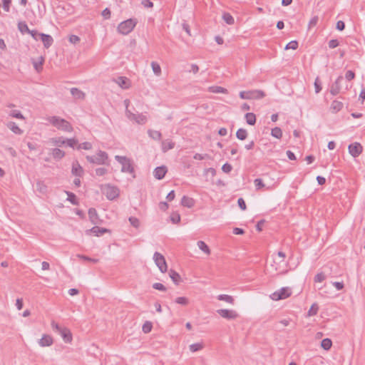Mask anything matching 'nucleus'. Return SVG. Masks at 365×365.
Here are the masks:
<instances>
[{
  "label": "nucleus",
  "mask_w": 365,
  "mask_h": 365,
  "mask_svg": "<svg viewBox=\"0 0 365 365\" xmlns=\"http://www.w3.org/2000/svg\"><path fill=\"white\" fill-rule=\"evenodd\" d=\"M48 121L58 130L66 132L73 131V127L71 123L66 120L58 116L49 117L48 118Z\"/></svg>",
  "instance_id": "f257e3e1"
},
{
  "label": "nucleus",
  "mask_w": 365,
  "mask_h": 365,
  "mask_svg": "<svg viewBox=\"0 0 365 365\" xmlns=\"http://www.w3.org/2000/svg\"><path fill=\"white\" fill-rule=\"evenodd\" d=\"M86 160L88 162L96 165H109L108 155L105 151L99 150L94 155H87Z\"/></svg>",
  "instance_id": "f03ea898"
},
{
  "label": "nucleus",
  "mask_w": 365,
  "mask_h": 365,
  "mask_svg": "<svg viewBox=\"0 0 365 365\" xmlns=\"http://www.w3.org/2000/svg\"><path fill=\"white\" fill-rule=\"evenodd\" d=\"M137 23L138 21L135 19H129L123 21L118 25V31L123 35H127L133 30Z\"/></svg>",
  "instance_id": "7ed1b4c3"
},
{
  "label": "nucleus",
  "mask_w": 365,
  "mask_h": 365,
  "mask_svg": "<svg viewBox=\"0 0 365 365\" xmlns=\"http://www.w3.org/2000/svg\"><path fill=\"white\" fill-rule=\"evenodd\" d=\"M115 159L122 165V173H128L130 174L134 173V168L130 158L126 156L115 155Z\"/></svg>",
  "instance_id": "20e7f679"
},
{
  "label": "nucleus",
  "mask_w": 365,
  "mask_h": 365,
  "mask_svg": "<svg viewBox=\"0 0 365 365\" xmlns=\"http://www.w3.org/2000/svg\"><path fill=\"white\" fill-rule=\"evenodd\" d=\"M239 96L242 99H261L265 96V93L261 90L242 91Z\"/></svg>",
  "instance_id": "39448f33"
},
{
  "label": "nucleus",
  "mask_w": 365,
  "mask_h": 365,
  "mask_svg": "<svg viewBox=\"0 0 365 365\" xmlns=\"http://www.w3.org/2000/svg\"><path fill=\"white\" fill-rule=\"evenodd\" d=\"M292 294V291L289 287H282L279 290L274 292L270 295L272 300L278 301L284 299Z\"/></svg>",
  "instance_id": "423d86ee"
},
{
  "label": "nucleus",
  "mask_w": 365,
  "mask_h": 365,
  "mask_svg": "<svg viewBox=\"0 0 365 365\" xmlns=\"http://www.w3.org/2000/svg\"><path fill=\"white\" fill-rule=\"evenodd\" d=\"M153 259L155 261V264L157 265V267L159 268L160 271L162 273H165L167 272V263L164 256L162 254L155 252L153 255Z\"/></svg>",
  "instance_id": "0eeeda50"
},
{
  "label": "nucleus",
  "mask_w": 365,
  "mask_h": 365,
  "mask_svg": "<svg viewBox=\"0 0 365 365\" xmlns=\"http://www.w3.org/2000/svg\"><path fill=\"white\" fill-rule=\"evenodd\" d=\"M217 313L222 318L232 320L235 319L239 317V314L235 310L221 309H217Z\"/></svg>",
  "instance_id": "6e6552de"
},
{
  "label": "nucleus",
  "mask_w": 365,
  "mask_h": 365,
  "mask_svg": "<svg viewBox=\"0 0 365 365\" xmlns=\"http://www.w3.org/2000/svg\"><path fill=\"white\" fill-rule=\"evenodd\" d=\"M348 150L351 156L356 158L362 153L363 148L359 143L356 142L350 144L348 146Z\"/></svg>",
  "instance_id": "1a4fd4ad"
},
{
  "label": "nucleus",
  "mask_w": 365,
  "mask_h": 365,
  "mask_svg": "<svg viewBox=\"0 0 365 365\" xmlns=\"http://www.w3.org/2000/svg\"><path fill=\"white\" fill-rule=\"evenodd\" d=\"M105 194L108 200H112L118 197L119 190L118 187L115 186H111L108 185L106 187Z\"/></svg>",
  "instance_id": "9d476101"
},
{
  "label": "nucleus",
  "mask_w": 365,
  "mask_h": 365,
  "mask_svg": "<svg viewBox=\"0 0 365 365\" xmlns=\"http://www.w3.org/2000/svg\"><path fill=\"white\" fill-rule=\"evenodd\" d=\"M344 81V78L339 76L330 88V93L332 96H336L341 91V83Z\"/></svg>",
  "instance_id": "9b49d317"
},
{
  "label": "nucleus",
  "mask_w": 365,
  "mask_h": 365,
  "mask_svg": "<svg viewBox=\"0 0 365 365\" xmlns=\"http://www.w3.org/2000/svg\"><path fill=\"white\" fill-rule=\"evenodd\" d=\"M168 172V168L165 165L157 167L153 172L154 177L158 180H162Z\"/></svg>",
  "instance_id": "f8f14e48"
},
{
  "label": "nucleus",
  "mask_w": 365,
  "mask_h": 365,
  "mask_svg": "<svg viewBox=\"0 0 365 365\" xmlns=\"http://www.w3.org/2000/svg\"><path fill=\"white\" fill-rule=\"evenodd\" d=\"M87 233H92L93 235L99 237L105 233L110 232L108 229L94 226L91 229L86 230Z\"/></svg>",
  "instance_id": "ddd939ff"
},
{
  "label": "nucleus",
  "mask_w": 365,
  "mask_h": 365,
  "mask_svg": "<svg viewBox=\"0 0 365 365\" xmlns=\"http://www.w3.org/2000/svg\"><path fill=\"white\" fill-rule=\"evenodd\" d=\"M39 37L46 48H48L53 43V39L51 35L41 33L39 34Z\"/></svg>",
  "instance_id": "4468645a"
},
{
  "label": "nucleus",
  "mask_w": 365,
  "mask_h": 365,
  "mask_svg": "<svg viewBox=\"0 0 365 365\" xmlns=\"http://www.w3.org/2000/svg\"><path fill=\"white\" fill-rule=\"evenodd\" d=\"M53 343V338L48 334H43L38 341V344L42 347L51 346Z\"/></svg>",
  "instance_id": "2eb2a0df"
},
{
  "label": "nucleus",
  "mask_w": 365,
  "mask_h": 365,
  "mask_svg": "<svg viewBox=\"0 0 365 365\" xmlns=\"http://www.w3.org/2000/svg\"><path fill=\"white\" fill-rule=\"evenodd\" d=\"M71 173L76 177H81L83 174V169L78 161L73 162L72 164Z\"/></svg>",
  "instance_id": "dca6fc26"
},
{
  "label": "nucleus",
  "mask_w": 365,
  "mask_h": 365,
  "mask_svg": "<svg viewBox=\"0 0 365 365\" xmlns=\"http://www.w3.org/2000/svg\"><path fill=\"white\" fill-rule=\"evenodd\" d=\"M58 334L62 336L66 343H70L72 341V334L71 331L66 328H63Z\"/></svg>",
  "instance_id": "f3484780"
},
{
  "label": "nucleus",
  "mask_w": 365,
  "mask_h": 365,
  "mask_svg": "<svg viewBox=\"0 0 365 365\" xmlns=\"http://www.w3.org/2000/svg\"><path fill=\"white\" fill-rule=\"evenodd\" d=\"M169 276L175 284L178 285L182 282L180 275L175 270L170 269L169 271Z\"/></svg>",
  "instance_id": "a211bd4d"
},
{
  "label": "nucleus",
  "mask_w": 365,
  "mask_h": 365,
  "mask_svg": "<svg viewBox=\"0 0 365 365\" xmlns=\"http://www.w3.org/2000/svg\"><path fill=\"white\" fill-rule=\"evenodd\" d=\"M181 205L184 207L191 208L195 205V200L192 197L184 195L181 199Z\"/></svg>",
  "instance_id": "6ab92c4d"
},
{
  "label": "nucleus",
  "mask_w": 365,
  "mask_h": 365,
  "mask_svg": "<svg viewBox=\"0 0 365 365\" xmlns=\"http://www.w3.org/2000/svg\"><path fill=\"white\" fill-rule=\"evenodd\" d=\"M115 82L122 88H129V80L126 77L119 76L116 79Z\"/></svg>",
  "instance_id": "aec40b11"
},
{
  "label": "nucleus",
  "mask_w": 365,
  "mask_h": 365,
  "mask_svg": "<svg viewBox=\"0 0 365 365\" xmlns=\"http://www.w3.org/2000/svg\"><path fill=\"white\" fill-rule=\"evenodd\" d=\"M6 126L15 134L21 135L23 133V130L14 122H9Z\"/></svg>",
  "instance_id": "412c9836"
},
{
  "label": "nucleus",
  "mask_w": 365,
  "mask_h": 365,
  "mask_svg": "<svg viewBox=\"0 0 365 365\" xmlns=\"http://www.w3.org/2000/svg\"><path fill=\"white\" fill-rule=\"evenodd\" d=\"M44 58L43 56H40L38 58V61H34L33 60L32 63H33V66H34V68H35V70L39 73L42 71L43 69V64L44 63Z\"/></svg>",
  "instance_id": "4be33fe9"
},
{
  "label": "nucleus",
  "mask_w": 365,
  "mask_h": 365,
  "mask_svg": "<svg viewBox=\"0 0 365 365\" xmlns=\"http://www.w3.org/2000/svg\"><path fill=\"white\" fill-rule=\"evenodd\" d=\"M71 93L75 99H84L85 93L77 88H72Z\"/></svg>",
  "instance_id": "5701e85b"
},
{
  "label": "nucleus",
  "mask_w": 365,
  "mask_h": 365,
  "mask_svg": "<svg viewBox=\"0 0 365 365\" xmlns=\"http://www.w3.org/2000/svg\"><path fill=\"white\" fill-rule=\"evenodd\" d=\"M343 106L344 105H343L342 102L339 101L337 100H334L331 103L330 108H331V110H332L333 113H337V112L340 111L342 109Z\"/></svg>",
  "instance_id": "b1692460"
},
{
  "label": "nucleus",
  "mask_w": 365,
  "mask_h": 365,
  "mask_svg": "<svg viewBox=\"0 0 365 365\" xmlns=\"http://www.w3.org/2000/svg\"><path fill=\"white\" fill-rule=\"evenodd\" d=\"M55 160H61L65 156V152L59 148H53L51 152Z\"/></svg>",
  "instance_id": "393cba45"
},
{
  "label": "nucleus",
  "mask_w": 365,
  "mask_h": 365,
  "mask_svg": "<svg viewBox=\"0 0 365 365\" xmlns=\"http://www.w3.org/2000/svg\"><path fill=\"white\" fill-rule=\"evenodd\" d=\"M175 147V143L171 140H163L162 142V150L163 153L167 152L169 150L173 149Z\"/></svg>",
  "instance_id": "a878e982"
},
{
  "label": "nucleus",
  "mask_w": 365,
  "mask_h": 365,
  "mask_svg": "<svg viewBox=\"0 0 365 365\" xmlns=\"http://www.w3.org/2000/svg\"><path fill=\"white\" fill-rule=\"evenodd\" d=\"M246 122L250 125H254L256 123V115L253 113H247L245 115Z\"/></svg>",
  "instance_id": "bb28decb"
},
{
  "label": "nucleus",
  "mask_w": 365,
  "mask_h": 365,
  "mask_svg": "<svg viewBox=\"0 0 365 365\" xmlns=\"http://www.w3.org/2000/svg\"><path fill=\"white\" fill-rule=\"evenodd\" d=\"M209 91L214 93H225V94H227L228 93V91L226 88L221 87V86H210L209 88Z\"/></svg>",
  "instance_id": "cd10ccee"
},
{
  "label": "nucleus",
  "mask_w": 365,
  "mask_h": 365,
  "mask_svg": "<svg viewBox=\"0 0 365 365\" xmlns=\"http://www.w3.org/2000/svg\"><path fill=\"white\" fill-rule=\"evenodd\" d=\"M248 133L246 129L239 128L236 132V137L240 140H244L247 138Z\"/></svg>",
  "instance_id": "c85d7f7f"
},
{
  "label": "nucleus",
  "mask_w": 365,
  "mask_h": 365,
  "mask_svg": "<svg viewBox=\"0 0 365 365\" xmlns=\"http://www.w3.org/2000/svg\"><path fill=\"white\" fill-rule=\"evenodd\" d=\"M88 217L93 224L97 223L98 214L95 208L91 207L88 210Z\"/></svg>",
  "instance_id": "c756f323"
},
{
  "label": "nucleus",
  "mask_w": 365,
  "mask_h": 365,
  "mask_svg": "<svg viewBox=\"0 0 365 365\" xmlns=\"http://www.w3.org/2000/svg\"><path fill=\"white\" fill-rule=\"evenodd\" d=\"M66 193L68 196L67 200H68L73 205H78V201L77 200L76 195L74 193L70 191H66Z\"/></svg>",
  "instance_id": "7c9ffc66"
},
{
  "label": "nucleus",
  "mask_w": 365,
  "mask_h": 365,
  "mask_svg": "<svg viewBox=\"0 0 365 365\" xmlns=\"http://www.w3.org/2000/svg\"><path fill=\"white\" fill-rule=\"evenodd\" d=\"M217 299L220 301H224L229 304H234V299L232 296L227 295V294H220L217 296Z\"/></svg>",
  "instance_id": "2f4dec72"
},
{
  "label": "nucleus",
  "mask_w": 365,
  "mask_h": 365,
  "mask_svg": "<svg viewBox=\"0 0 365 365\" xmlns=\"http://www.w3.org/2000/svg\"><path fill=\"white\" fill-rule=\"evenodd\" d=\"M36 190L42 194H45L47 192L48 187L47 186L43 183V181L38 180L36 182Z\"/></svg>",
  "instance_id": "473e14b6"
},
{
  "label": "nucleus",
  "mask_w": 365,
  "mask_h": 365,
  "mask_svg": "<svg viewBox=\"0 0 365 365\" xmlns=\"http://www.w3.org/2000/svg\"><path fill=\"white\" fill-rule=\"evenodd\" d=\"M331 346H332V341L329 338L324 339L321 341L322 348H323L326 351L329 350L331 349Z\"/></svg>",
  "instance_id": "72a5a7b5"
},
{
  "label": "nucleus",
  "mask_w": 365,
  "mask_h": 365,
  "mask_svg": "<svg viewBox=\"0 0 365 365\" xmlns=\"http://www.w3.org/2000/svg\"><path fill=\"white\" fill-rule=\"evenodd\" d=\"M197 246L200 250H202L203 252H205L207 255L210 254V250L209 247L207 245V244L203 241H198L197 242Z\"/></svg>",
  "instance_id": "f704fd0d"
},
{
  "label": "nucleus",
  "mask_w": 365,
  "mask_h": 365,
  "mask_svg": "<svg viewBox=\"0 0 365 365\" xmlns=\"http://www.w3.org/2000/svg\"><path fill=\"white\" fill-rule=\"evenodd\" d=\"M271 135L277 139H281L282 137V130L279 127H275L271 130Z\"/></svg>",
  "instance_id": "c9c22d12"
},
{
  "label": "nucleus",
  "mask_w": 365,
  "mask_h": 365,
  "mask_svg": "<svg viewBox=\"0 0 365 365\" xmlns=\"http://www.w3.org/2000/svg\"><path fill=\"white\" fill-rule=\"evenodd\" d=\"M18 29L22 34L30 32V29H29L25 21H19L18 23Z\"/></svg>",
  "instance_id": "e433bc0d"
},
{
  "label": "nucleus",
  "mask_w": 365,
  "mask_h": 365,
  "mask_svg": "<svg viewBox=\"0 0 365 365\" xmlns=\"http://www.w3.org/2000/svg\"><path fill=\"white\" fill-rule=\"evenodd\" d=\"M222 19L229 25H232L235 23L234 18L230 13L227 12H225L222 14Z\"/></svg>",
  "instance_id": "4c0bfd02"
},
{
  "label": "nucleus",
  "mask_w": 365,
  "mask_h": 365,
  "mask_svg": "<svg viewBox=\"0 0 365 365\" xmlns=\"http://www.w3.org/2000/svg\"><path fill=\"white\" fill-rule=\"evenodd\" d=\"M148 135L151 138L157 140H160L162 137L161 133L158 130H149Z\"/></svg>",
  "instance_id": "58836bf2"
},
{
  "label": "nucleus",
  "mask_w": 365,
  "mask_h": 365,
  "mask_svg": "<svg viewBox=\"0 0 365 365\" xmlns=\"http://www.w3.org/2000/svg\"><path fill=\"white\" fill-rule=\"evenodd\" d=\"M151 67H152V69H153V73L159 76L161 75V68H160V66L155 61H152L151 62Z\"/></svg>",
  "instance_id": "ea45409f"
},
{
  "label": "nucleus",
  "mask_w": 365,
  "mask_h": 365,
  "mask_svg": "<svg viewBox=\"0 0 365 365\" xmlns=\"http://www.w3.org/2000/svg\"><path fill=\"white\" fill-rule=\"evenodd\" d=\"M319 311V306L317 303L312 304L310 309L308 311L307 315L309 317L315 316Z\"/></svg>",
  "instance_id": "a19ab883"
},
{
  "label": "nucleus",
  "mask_w": 365,
  "mask_h": 365,
  "mask_svg": "<svg viewBox=\"0 0 365 365\" xmlns=\"http://www.w3.org/2000/svg\"><path fill=\"white\" fill-rule=\"evenodd\" d=\"M175 302L182 306H187L189 304V299L185 297H177Z\"/></svg>",
  "instance_id": "79ce46f5"
},
{
  "label": "nucleus",
  "mask_w": 365,
  "mask_h": 365,
  "mask_svg": "<svg viewBox=\"0 0 365 365\" xmlns=\"http://www.w3.org/2000/svg\"><path fill=\"white\" fill-rule=\"evenodd\" d=\"M51 141L57 146H61L62 145L66 143L65 139L63 137L59 138H53L51 139Z\"/></svg>",
  "instance_id": "37998d69"
},
{
  "label": "nucleus",
  "mask_w": 365,
  "mask_h": 365,
  "mask_svg": "<svg viewBox=\"0 0 365 365\" xmlns=\"http://www.w3.org/2000/svg\"><path fill=\"white\" fill-rule=\"evenodd\" d=\"M128 100H125V105H126V110H125L126 115H127V117H128L130 120L135 121L136 118H137V114L133 113L132 112H130V111L128 109Z\"/></svg>",
  "instance_id": "c03bdc74"
},
{
  "label": "nucleus",
  "mask_w": 365,
  "mask_h": 365,
  "mask_svg": "<svg viewBox=\"0 0 365 365\" xmlns=\"http://www.w3.org/2000/svg\"><path fill=\"white\" fill-rule=\"evenodd\" d=\"M298 46H299V43L297 41H291L286 45L284 49L285 50H288V49L296 50L298 48Z\"/></svg>",
  "instance_id": "a18cd8bd"
},
{
  "label": "nucleus",
  "mask_w": 365,
  "mask_h": 365,
  "mask_svg": "<svg viewBox=\"0 0 365 365\" xmlns=\"http://www.w3.org/2000/svg\"><path fill=\"white\" fill-rule=\"evenodd\" d=\"M203 348V345L200 343H195L190 345V350L192 352H195L201 350Z\"/></svg>",
  "instance_id": "49530a36"
},
{
  "label": "nucleus",
  "mask_w": 365,
  "mask_h": 365,
  "mask_svg": "<svg viewBox=\"0 0 365 365\" xmlns=\"http://www.w3.org/2000/svg\"><path fill=\"white\" fill-rule=\"evenodd\" d=\"M92 148V144L89 142H84L79 144L77 147L78 150H91Z\"/></svg>",
  "instance_id": "de8ad7c7"
},
{
  "label": "nucleus",
  "mask_w": 365,
  "mask_h": 365,
  "mask_svg": "<svg viewBox=\"0 0 365 365\" xmlns=\"http://www.w3.org/2000/svg\"><path fill=\"white\" fill-rule=\"evenodd\" d=\"M128 220H129L130 225L133 227H134L135 228H138L139 227V226H140V221H139V220L137 217H130L128 218Z\"/></svg>",
  "instance_id": "09e8293b"
},
{
  "label": "nucleus",
  "mask_w": 365,
  "mask_h": 365,
  "mask_svg": "<svg viewBox=\"0 0 365 365\" xmlns=\"http://www.w3.org/2000/svg\"><path fill=\"white\" fill-rule=\"evenodd\" d=\"M147 121V118L145 115H143L142 113L137 114V118L135 120V122L138 124H145Z\"/></svg>",
  "instance_id": "8fccbe9b"
},
{
  "label": "nucleus",
  "mask_w": 365,
  "mask_h": 365,
  "mask_svg": "<svg viewBox=\"0 0 365 365\" xmlns=\"http://www.w3.org/2000/svg\"><path fill=\"white\" fill-rule=\"evenodd\" d=\"M10 116L18 119H24V117L22 115V113L18 110H11L10 113Z\"/></svg>",
  "instance_id": "3c124183"
},
{
  "label": "nucleus",
  "mask_w": 365,
  "mask_h": 365,
  "mask_svg": "<svg viewBox=\"0 0 365 365\" xmlns=\"http://www.w3.org/2000/svg\"><path fill=\"white\" fill-rule=\"evenodd\" d=\"M77 257L81 259H83V260H86L88 262H91L93 263H97L98 262V259L91 258V257H89L86 255H78Z\"/></svg>",
  "instance_id": "603ef678"
},
{
  "label": "nucleus",
  "mask_w": 365,
  "mask_h": 365,
  "mask_svg": "<svg viewBox=\"0 0 365 365\" xmlns=\"http://www.w3.org/2000/svg\"><path fill=\"white\" fill-rule=\"evenodd\" d=\"M152 323L150 322H146L143 325V331L145 334L147 333H149L151 329H152Z\"/></svg>",
  "instance_id": "864d4df0"
},
{
  "label": "nucleus",
  "mask_w": 365,
  "mask_h": 365,
  "mask_svg": "<svg viewBox=\"0 0 365 365\" xmlns=\"http://www.w3.org/2000/svg\"><path fill=\"white\" fill-rule=\"evenodd\" d=\"M153 288L159 291L165 292L167 288L161 283L155 282L153 284Z\"/></svg>",
  "instance_id": "5fc2aeb1"
},
{
  "label": "nucleus",
  "mask_w": 365,
  "mask_h": 365,
  "mask_svg": "<svg viewBox=\"0 0 365 365\" xmlns=\"http://www.w3.org/2000/svg\"><path fill=\"white\" fill-rule=\"evenodd\" d=\"M66 140V143L68 146L71 147V148H74V146L78 144V140L75 139V138H69V139H66L65 140Z\"/></svg>",
  "instance_id": "6e6d98bb"
},
{
  "label": "nucleus",
  "mask_w": 365,
  "mask_h": 365,
  "mask_svg": "<svg viewBox=\"0 0 365 365\" xmlns=\"http://www.w3.org/2000/svg\"><path fill=\"white\" fill-rule=\"evenodd\" d=\"M314 88L316 93H319L322 91L321 82L319 77H317L314 81Z\"/></svg>",
  "instance_id": "4d7b16f0"
},
{
  "label": "nucleus",
  "mask_w": 365,
  "mask_h": 365,
  "mask_svg": "<svg viewBox=\"0 0 365 365\" xmlns=\"http://www.w3.org/2000/svg\"><path fill=\"white\" fill-rule=\"evenodd\" d=\"M254 183H255V185L257 190H259L264 186V184L263 183L262 180L260 178H256L254 180Z\"/></svg>",
  "instance_id": "13d9d810"
},
{
  "label": "nucleus",
  "mask_w": 365,
  "mask_h": 365,
  "mask_svg": "<svg viewBox=\"0 0 365 365\" xmlns=\"http://www.w3.org/2000/svg\"><path fill=\"white\" fill-rule=\"evenodd\" d=\"M326 277L323 272L318 273L314 277V282H322L325 279Z\"/></svg>",
  "instance_id": "bf43d9fd"
},
{
  "label": "nucleus",
  "mask_w": 365,
  "mask_h": 365,
  "mask_svg": "<svg viewBox=\"0 0 365 365\" xmlns=\"http://www.w3.org/2000/svg\"><path fill=\"white\" fill-rule=\"evenodd\" d=\"M170 220L174 224L178 223L180 221V215L178 213H173L170 216Z\"/></svg>",
  "instance_id": "052dcab7"
},
{
  "label": "nucleus",
  "mask_w": 365,
  "mask_h": 365,
  "mask_svg": "<svg viewBox=\"0 0 365 365\" xmlns=\"http://www.w3.org/2000/svg\"><path fill=\"white\" fill-rule=\"evenodd\" d=\"M108 173V170L105 168H98L96 169V174L98 176H103Z\"/></svg>",
  "instance_id": "680f3d73"
},
{
  "label": "nucleus",
  "mask_w": 365,
  "mask_h": 365,
  "mask_svg": "<svg viewBox=\"0 0 365 365\" xmlns=\"http://www.w3.org/2000/svg\"><path fill=\"white\" fill-rule=\"evenodd\" d=\"M222 170L224 173H229L232 170V166L230 163H226L222 165Z\"/></svg>",
  "instance_id": "e2e57ef3"
},
{
  "label": "nucleus",
  "mask_w": 365,
  "mask_h": 365,
  "mask_svg": "<svg viewBox=\"0 0 365 365\" xmlns=\"http://www.w3.org/2000/svg\"><path fill=\"white\" fill-rule=\"evenodd\" d=\"M237 204L241 210H245L247 209L246 203L243 198L240 197L237 200Z\"/></svg>",
  "instance_id": "0e129e2a"
},
{
  "label": "nucleus",
  "mask_w": 365,
  "mask_h": 365,
  "mask_svg": "<svg viewBox=\"0 0 365 365\" xmlns=\"http://www.w3.org/2000/svg\"><path fill=\"white\" fill-rule=\"evenodd\" d=\"M51 327H52L53 330L57 333L60 332V331L63 328V327H61L58 324L55 322L54 321L51 322Z\"/></svg>",
  "instance_id": "69168bd1"
},
{
  "label": "nucleus",
  "mask_w": 365,
  "mask_h": 365,
  "mask_svg": "<svg viewBox=\"0 0 365 365\" xmlns=\"http://www.w3.org/2000/svg\"><path fill=\"white\" fill-rule=\"evenodd\" d=\"M101 14H102V16H103V18L105 19H109L110 18L111 12H110V10L108 8H106L102 11Z\"/></svg>",
  "instance_id": "338daca9"
},
{
  "label": "nucleus",
  "mask_w": 365,
  "mask_h": 365,
  "mask_svg": "<svg viewBox=\"0 0 365 365\" xmlns=\"http://www.w3.org/2000/svg\"><path fill=\"white\" fill-rule=\"evenodd\" d=\"M355 77V73L354 71H347L346 74H345V78L346 80L348 81H351L352 79H354Z\"/></svg>",
  "instance_id": "774afa93"
}]
</instances>
